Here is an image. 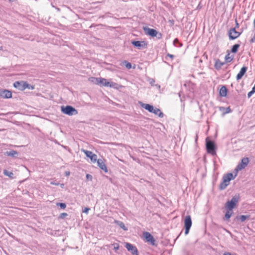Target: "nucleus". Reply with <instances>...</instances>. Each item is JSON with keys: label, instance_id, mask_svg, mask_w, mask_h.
Wrapping results in <instances>:
<instances>
[{"label": "nucleus", "instance_id": "f257e3e1", "mask_svg": "<svg viewBox=\"0 0 255 255\" xmlns=\"http://www.w3.org/2000/svg\"><path fill=\"white\" fill-rule=\"evenodd\" d=\"M234 178L235 176L234 177L233 174L232 173H229L225 175L223 177L222 182L220 184V189L221 190L225 189L226 187L229 185L230 181Z\"/></svg>", "mask_w": 255, "mask_h": 255}, {"label": "nucleus", "instance_id": "f03ea898", "mask_svg": "<svg viewBox=\"0 0 255 255\" xmlns=\"http://www.w3.org/2000/svg\"><path fill=\"white\" fill-rule=\"evenodd\" d=\"M94 80L92 81L97 84H100L101 86L105 87H115L117 84L114 82L110 83L107 80L103 78H92Z\"/></svg>", "mask_w": 255, "mask_h": 255}, {"label": "nucleus", "instance_id": "7ed1b4c3", "mask_svg": "<svg viewBox=\"0 0 255 255\" xmlns=\"http://www.w3.org/2000/svg\"><path fill=\"white\" fill-rule=\"evenodd\" d=\"M240 199L239 195L234 196L230 201H228L225 205V208L229 210H233L237 205Z\"/></svg>", "mask_w": 255, "mask_h": 255}, {"label": "nucleus", "instance_id": "20e7f679", "mask_svg": "<svg viewBox=\"0 0 255 255\" xmlns=\"http://www.w3.org/2000/svg\"><path fill=\"white\" fill-rule=\"evenodd\" d=\"M61 112L68 116L75 115L78 114L77 111L71 106H61Z\"/></svg>", "mask_w": 255, "mask_h": 255}, {"label": "nucleus", "instance_id": "39448f33", "mask_svg": "<svg viewBox=\"0 0 255 255\" xmlns=\"http://www.w3.org/2000/svg\"><path fill=\"white\" fill-rule=\"evenodd\" d=\"M185 234L187 235L189 232V230L192 226V220L190 215L185 216L184 220Z\"/></svg>", "mask_w": 255, "mask_h": 255}, {"label": "nucleus", "instance_id": "423d86ee", "mask_svg": "<svg viewBox=\"0 0 255 255\" xmlns=\"http://www.w3.org/2000/svg\"><path fill=\"white\" fill-rule=\"evenodd\" d=\"M206 149L207 152L212 155L216 154V146L214 142L212 140L206 141Z\"/></svg>", "mask_w": 255, "mask_h": 255}, {"label": "nucleus", "instance_id": "0eeeda50", "mask_svg": "<svg viewBox=\"0 0 255 255\" xmlns=\"http://www.w3.org/2000/svg\"><path fill=\"white\" fill-rule=\"evenodd\" d=\"M242 32L237 31L236 27L231 28L228 31V35L230 40H234L238 38L241 34Z\"/></svg>", "mask_w": 255, "mask_h": 255}, {"label": "nucleus", "instance_id": "6e6552de", "mask_svg": "<svg viewBox=\"0 0 255 255\" xmlns=\"http://www.w3.org/2000/svg\"><path fill=\"white\" fill-rule=\"evenodd\" d=\"M249 159L248 157H244L242 159L241 162L239 163L236 168L237 171H240L244 169L249 164Z\"/></svg>", "mask_w": 255, "mask_h": 255}, {"label": "nucleus", "instance_id": "1a4fd4ad", "mask_svg": "<svg viewBox=\"0 0 255 255\" xmlns=\"http://www.w3.org/2000/svg\"><path fill=\"white\" fill-rule=\"evenodd\" d=\"M131 43L134 46L137 47L138 49H145L147 48V43L144 41H132Z\"/></svg>", "mask_w": 255, "mask_h": 255}, {"label": "nucleus", "instance_id": "9d476101", "mask_svg": "<svg viewBox=\"0 0 255 255\" xmlns=\"http://www.w3.org/2000/svg\"><path fill=\"white\" fill-rule=\"evenodd\" d=\"M126 248L128 251L130 252L132 255H138L136 247L130 243H126Z\"/></svg>", "mask_w": 255, "mask_h": 255}, {"label": "nucleus", "instance_id": "9b49d317", "mask_svg": "<svg viewBox=\"0 0 255 255\" xmlns=\"http://www.w3.org/2000/svg\"><path fill=\"white\" fill-rule=\"evenodd\" d=\"M83 151L84 152V153L85 154V155L88 157H89L90 158V159L91 160V161L93 162H96L97 159V156L96 154L93 153L91 151H89V150H85V149H83Z\"/></svg>", "mask_w": 255, "mask_h": 255}, {"label": "nucleus", "instance_id": "f8f14e48", "mask_svg": "<svg viewBox=\"0 0 255 255\" xmlns=\"http://www.w3.org/2000/svg\"><path fill=\"white\" fill-rule=\"evenodd\" d=\"M143 236L147 242L150 243L152 245H155V240L153 237L148 232H144Z\"/></svg>", "mask_w": 255, "mask_h": 255}, {"label": "nucleus", "instance_id": "ddd939ff", "mask_svg": "<svg viewBox=\"0 0 255 255\" xmlns=\"http://www.w3.org/2000/svg\"><path fill=\"white\" fill-rule=\"evenodd\" d=\"M0 96L4 99H8L11 98L12 94L9 90H3L0 91Z\"/></svg>", "mask_w": 255, "mask_h": 255}, {"label": "nucleus", "instance_id": "4468645a", "mask_svg": "<svg viewBox=\"0 0 255 255\" xmlns=\"http://www.w3.org/2000/svg\"><path fill=\"white\" fill-rule=\"evenodd\" d=\"M25 81H16L13 83V86L20 91H23L25 90L24 88Z\"/></svg>", "mask_w": 255, "mask_h": 255}, {"label": "nucleus", "instance_id": "2eb2a0df", "mask_svg": "<svg viewBox=\"0 0 255 255\" xmlns=\"http://www.w3.org/2000/svg\"><path fill=\"white\" fill-rule=\"evenodd\" d=\"M96 161L97 162V164H98V165L99 167V168L103 170L105 173H107L108 171L107 166L105 164V163L104 162L103 160L101 159H97Z\"/></svg>", "mask_w": 255, "mask_h": 255}, {"label": "nucleus", "instance_id": "dca6fc26", "mask_svg": "<svg viewBox=\"0 0 255 255\" xmlns=\"http://www.w3.org/2000/svg\"><path fill=\"white\" fill-rule=\"evenodd\" d=\"M248 68L246 66L243 67L239 73L237 74L236 79L237 80H240L242 78L243 76L245 75L247 71Z\"/></svg>", "mask_w": 255, "mask_h": 255}, {"label": "nucleus", "instance_id": "f3484780", "mask_svg": "<svg viewBox=\"0 0 255 255\" xmlns=\"http://www.w3.org/2000/svg\"><path fill=\"white\" fill-rule=\"evenodd\" d=\"M146 30V33L152 37H155L158 34V32L154 29L148 28Z\"/></svg>", "mask_w": 255, "mask_h": 255}, {"label": "nucleus", "instance_id": "a211bd4d", "mask_svg": "<svg viewBox=\"0 0 255 255\" xmlns=\"http://www.w3.org/2000/svg\"><path fill=\"white\" fill-rule=\"evenodd\" d=\"M141 106L150 113H151L153 110L154 107L148 104L141 103Z\"/></svg>", "mask_w": 255, "mask_h": 255}, {"label": "nucleus", "instance_id": "6ab92c4d", "mask_svg": "<svg viewBox=\"0 0 255 255\" xmlns=\"http://www.w3.org/2000/svg\"><path fill=\"white\" fill-rule=\"evenodd\" d=\"M151 113H153L156 115H158L160 118H163L164 116L163 113L160 111V110L157 108H153V110Z\"/></svg>", "mask_w": 255, "mask_h": 255}, {"label": "nucleus", "instance_id": "aec40b11", "mask_svg": "<svg viewBox=\"0 0 255 255\" xmlns=\"http://www.w3.org/2000/svg\"><path fill=\"white\" fill-rule=\"evenodd\" d=\"M4 154L8 156L16 157L18 155V153L16 151L12 150L5 152Z\"/></svg>", "mask_w": 255, "mask_h": 255}, {"label": "nucleus", "instance_id": "412c9836", "mask_svg": "<svg viewBox=\"0 0 255 255\" xmlns=\"http://www.w3.org/2000/svg\"><path fill=\"white\" fill-rule=\"evenodd\" d=\"M224 64L225 62H222L219 59H217L216 60L214 66L217 70H219Z\"/></svg>", "mask_w": 255, "mask_h": 255}, {"label": "nucleus", "instance_id": "4be33fe9", "mask_svg": "<svg viewBox=\"0 0 255 255\" xmlns=\"http://www.w3.org/2000/svg\"><path fill=\"white\" fill-rule=\"evenodd\" d=\"M227 89L225 86H222L220 90V95L221 97H226L227 95Z\"/></svg>", "mask_w": 255, "mask_h": 255}, {"label": "nucleus", "instance_id": "5701e85b", "mask_svg": "<svg viewBox=\"0 0 255 255\" xmlns=\"http://www.w3.org/2000/svg\"><path fill=\"white\" fill-rule=\"evenodd\" d=\"M250 217V215H240V216H237L236 217V219L238 220H240L241 222H243L246 220L249 219Z\"/></svg>", "mask_w": 255, "mask_h": 255}, {"label": "nucleus", "instance_id": "b1692460", "mask_svg": "<svg viewBox=\"0 0 255 255\" xmlns=\"http://www.w3.org/2000/svg\"><path fill=\"white\" fill-rule=\"evenodd\" d=\"M233 214V210H228L226 212L225 215V219L226 220H229L231 217L232 216V214Z\"/></svg>", "mask_w": 255, "mask_h": 255}, {"label": "nucleus", "instance_id": "393cba45", "mask_svg": "<svg viewBox=\"0 0 255 255\" xmlns=\"http://www.w3.org/2000/svg\"><path fill=\"white\" fill-rule=\"evenodd\" d=\"M116 223L119 226V227L123 229L124 231H127L128 229L125 226L124 223L121 221H116Z\"/></svg>", "mask_w": 255, "mask_h": 255}, {"label": "nucleus", "instance_id": "a878e982", "mask_svg": "<svg viewBox=\"0 0 255 255\" xmlns=\"http://www.w3.org/2000/svg\"><path fill=\"white\" fill-rule=\"evenodd\" d=\"M240 46V45L239 44H235L232 46L231 49V52L234 53H236L238 51V50Z\"/></svg>", "mask_w": 255, "mask_h": 255}, {"label": "nucleus", "instance_id": "bb28decb", "mask_svg": "<svg viewBox=\"0 0 255 255\" xmlns=\"http://www.w3.org/2000/svg\"><path fill=\"white\" fill-rule=\"evenodd\" d=\"M220 110L222 111L225 110V111L224 112V114H228L232 112L230 107H228L226 108H225L224 107H220Z\"/></svg>", "mask_w": 255, "mask_h": 255}, {"label": "nucleus", "instance_id": "cd10ccee", "mask_svg": "<svg viewBox=\"0 0 255 255\" xmlns=\"http://www.w3.org/2000/svg\"><path fill=\"white\" fill-rule=\"evenodd\" d=\"M3 174H4V175L7 176L11 178H12L13 175V173L12 172L9 171L7 170H3Z\"/></svg>", "mask_w": 255, "mask_h": 255}, {"label": "nucleus", "instance_id": "c85d7f7f", "mask_svg": "<svg viewBox=\"0 0 255 255\" xmlns=\"http://www.w3.org/2000/svg\"><path fill=\"white\" fill-rule=\"evenodd\" d=\"M24 88L25 89L27 88L28 89L33 90L34 89V86L33 85L29 84L27 83V82L25 81Z\"/></svg>", "mask_w": 255, "mask_h": 255}, {"label": "nucleus", "instance_id": "c756f323", "mask_svg": "<svg viewBox=\"0 0 255 255\" xmlns=\"http://www.w3.org/2000/svg\"><path fill=\"white\" fill-rule=\"evenodd\" d=\"M225 59L226 61V62L228 63L230 62L233 60V57H231L230 56V53H228L227 54L225 57Z\"/></svg>", "mask_w": 255, "mask_h": 255}, {"label": "nucleus", "instance_id": "7c9ffc66", "mask_svg": "<svg viewBox=\"0 0 255 255\" xmlns=\"http://www.w3.org/2000/svg\"><path fill=\"white\" fill-rule=\"evenodd\" d=\"M57 206H59L62 209H64L66 207V205L64 203H58Z\"/></svg>", "mask_w": 255, "mask_h": 255}, {"label": "nucleus", "instance_id": "2f4dec72", "mask_svg": "<svg viewBox=\"0 0 255 255\" xmlns=\"http://www.w3.org/2000/svg\"><path fill=\"white\" fill-rule=\"evenodd\" d=\"M124 63L125 64L126 68H127L128 69H129L131 68V64L129 62H128L127 61H125Z\"/></svg>", "mask_w": 255, "mask_h": 255}, {"label": "nucleus", "instance_id": "473e14b6", "mask_svg": "<svg viewBox=\"0 0 255 255\" xmlns=\"http://www.w3.org/2000/svg\"><path fill=\"white\" fill-rule=\"evenodd\" d=\"M177 43H178L179 45V47H181L182 46V44L179 42L178 39L177 38H175L173 41V44L175 46H176V44Z\"/></svg>", "mask_w": 255, "mask_h": 255}, {"label": "nucleus", "instance_id": "72a5a7b5", "mask_svg": "<svg viewBox=\"0 0 255 255\" xmlns=\"http://www.w3.org/2000/svg\"><path fill=\"white\" fill-rule=\"evenodd\" d=\"M67 216H68V214L66 213H62L60 214L59 218L60 219H64Z\"/></svg>", "mask_w": 255, "mask_h": 255}, {"label": "nucleus", "instance_id": "f704fd0d", "mask_svg": "<svg viewBox=\"0 0 255 255\" xmlns=\"http://www.w3.org/2000/svg\"><path fill=\"white\" fill-rule=\"evenodd\" d=\"M149 83L150 84V85L151 86H153L154 85V84L155 83V80L154 79H152V78H150L149 79Z\"/></svg>", "mask_w": 255, "mask_h": 255}, {"label": "nucleus", "instance_id": "c9c22d12", "mask_svg": "<svg viewBox=\"0 0 255 255\" xmlns=\"http://www.w3.org/2000/svg\"><path fill=\"white\" fill-rule=\"evenodd\" d=\"M89 210H90V208L86 207V208H85L83 210V212L85 213H86V214H88L89 211Z\"/></svg>", "mask_w": 255, "mask_h": 255}, {"label": "nucleus", "instance_id": "e433bc0d", "mask_svg": "<svg viewBox=\"0 0 255 255\" xmlns=\"http://www.w3.org/2000/svg\"><path fill=\"white\" fill-rule=\"evenodd\" d=\"M255 93V92L252 90H251L250 92H249L248 94V98H250Z\"/></svg>", "mask_w": 255, "mask_h": 255}, {"label": "nucleus", "instance_id": "4c0bfd02", "mask_svg": "<svg viewBox=\"0 0 255 255\" xmlns=\"http://www.w3.org/2000/svg\"><path fill=\"white\" fill-rule=\"evenodd\" d=\"M119 246L118 244H114V250L117 251L119 250Z\"/></svg>", "mask_w": 255, "mask_h": 255}, {"label": "nucleus", "instance_id": "58836bf2", "mask_svg": "<svg viewBox=\"0 0 255 255\" xmlns=\"http://www.w3.org/2000/svg\"><path fill=\"white\" fill-rule=\"evenodd\" d=\"M250 42L251 43H253V42H255V35L254 36V37L253 38H251V39L250 40Z\"/></svg>", "mask_w": 255, "mask_h": 255}, {"label": "nucleus", "instance_id": "ea45409f", "mask_svg": "<svg viewBox=\"0 0 255 255\" xmlns=\"http://www.w3.org/2000/svg\"><path fill=\"white\" fill-rule=\"evenodd\" d=\"M86 177L87 179H90V180H92V176L88 174L86 175Z\"/></svg>", "mask_w": 255, "mask_h": 255}, {"label": "nucleus", "instance_id": "a19ab883", "mask_svg": "<svg viewBox=\"0 0 255 255\" xmlns=\"http://www.w3.org/2000/svg\"><path fill=\"white\" fill-rule=\"evenodd\" d=\"M156 36L158 38V39H160L162 37V34L160 33H158Z\"/></svg>", "mask_w": 255, "mask_h": 255}, {"label": "nucleus", "instance_id": "79ce46f5", "mask_svg": "<svg viewBox=\"0 0 255 255\" xmlns=\"http://www.w3.org/2000/svg\"><path fill=\"white\" fill-rule=\"evenodd\" d=\"M167 56L170 57L171 58H173L174 57V56L173 55L169 53L167 54Z\"/></svg>", "mask_w": 255, "mask_h": 255}, {"label": "nucleus", "instance_id": "37998d69", "mask_svg": "<svg viewBox=\"0 0 255 255\" xmlns=\"http://www.w3.org/2000/svg\"><path fill=\"white\" fill-rule=\"evenodd\" d=\"M239 26V23H238V22L237 21V20L236 21V28H238Z\"/></svg>", "mask_w": 255, "mask_h": 255}, {"label": "nucleus", "instance_id": "c03bdc74", "mask_svg": "<svg viewBox=\"0 0 255 255\" xmlns=\"http://www.w3.org/2000/svg\"><path fill=\"white\" fill-rule=\"evenodd\" d=\"M50 183H51V184H52V185H59V183H55V182H51Z\"/></svg>", "mask_w": 255, "mask_h": 255}, {"label": "nucleus", "instance_id": "a18cd8bd", "mask_svg": "<svg viewBox=\"0 0 255 255\" xmlns=\"http://www.w3.org/2000/svg\"><path fill=\"white\" fill-rule=\"evenodd\" d=\"M253 92L254 91L255 93V84L254 86L253 87L252 90Z\"/></svg>", "mask_w": 255, "mask_h": 255}, {"label": "nucleus", "instance_id": "49530a36", "mask_svg": "<svg viewBox=\"0 0 255 255\" xmlns=\"http://www.w3.org/2000/svg\"><path fill=\"white\" fill-rule=\"evenodd\" d=\"M197 139H198V135H197V134H196V138H195V141H196V142H197Z\"/></svg>", "mask_w": 255, "mask_h": 255}, {"label": "nucleus", "instance_id": "de8ad7c7", "mask_svg": "<svg viewBox=\"0 0 255 255\" xmlns=\"http://www.w3.org/2000/svg\"><path fill=\"white\" fill-rule=\"evenodd\" d=\"M155 86H156L157 87L159 88H160V85H158V84L155 85Z\"/></svg>", "mask_w": 255, "mask_h": 255}, {"label": "nucleus", "instance_id": "09e8293b", "mask_svg": "<svg viewBox=\"0 0 255 255\" xmlns=\"http://www.w3.org/2000/svg\"><path fill=\"white\" fill-rule=\"evenodd\" d=\"M66 174L67 175H69L70 173H69V172H68V173L66 172Z\"/></svg>", "mask_w": 255, "mask_h": 255}, {"label": "nucleus", "instance_id": "8fccbe9b", "mask_svg": "<svg viewBox=\"0 0 255 255\" xmlns=\"http://www.w3.org/2000/svg\"><path fill=\"white\" fill-rule=\"evenodd\" d=\"M254 27L255 28V20H254Z\"/></svg>", "mask_w": 255, "mask_h": 255}, {"label": "nucleus", "instance_id": "3c124183", "mask_svg": "<svg viewBox=\"0 0 255 255\" xmlns=\"http://www.w3.org/2000/svg\"><path fill=\"white\" fill-rule=\"evenodd\" d=\"M61 186L62 187L63 186H64V184H62L61 185Z\"/></svg>", "mask_w": 255, "mask_h": 255}, {"label": "nucleus", "instance_id": "603ef678", "mask_svg": "<svg viewBox=\"0 0 255 255\" xmlns=\"http://www.w3.org/2000/svg\"><path fill=\"white\" fill-rule=\"evenodd\" d=\"M14 0H9V1L10 2V1H14Z\"/></svg>", "mask_w": 255, "mask_h": 255}]
</instances>
